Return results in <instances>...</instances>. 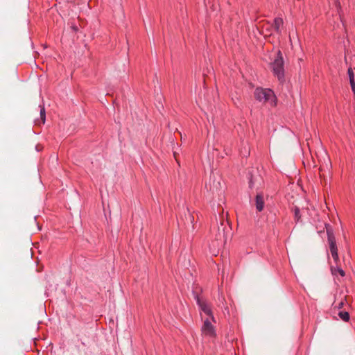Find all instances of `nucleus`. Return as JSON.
I'll list each match as a JSON object with an SVG mask.
<instances>
[{
	"instance_id": "20e7f679",
	"label": "nucleus",
	"mask_w": 355,
	"mask_h": 355,
	"mask_svg": "<svg viewBox=\"0 0 355 355\" xmlns=\"http://www.w3.org/2000/svg\"><path fill=\"white\" fill-rule=\"evenodd\" d=\"M195 299L196 300L197 304L200 306L201 311H203L204 313L209 316V318L212 320H214L210 305L208 303H207L205 300L200 298L198 295L195 296Z\"/></svg>"
},
{
	"instance_id": "4468645a",
	"label": "nucleus",
	"mask_w": 355,
	"mask_h": 355,
	"mask_svg": "<svg viewBox=\"0 0 355 355\" xmlns=\"http://www.w3.org/2000/svg\"><path fill=\"white\" fill-rule=\"evenodd\" d=\"M347 301V296H345L344 300H342L337 306L338 309H340L343 307L345 302Z\"/></svg>"
},
{
	"instance_id": "39448f33",
	"label": "nucleus",
	"mask_w": 355,
	"mask_h": 355,
	"mask_svg": "<svg viewBox=\"0 0 355 355\" xmlns=\"http://www.w3.org/2000/svg\"><path fill=\"white\" fill-rule=\"evenodd\" d=\"M202 331L206 336H213L214 335V329L209 318L205 320Z\"/></svg>"
},
{
	"instance_id": "9d476101",
	"label": "nucleus",
	"mask_w": 355,
	"mask_h": 355,
	"mask_svg": "<svg viewBox=\"0 0 355 355\" xmlns=\"http://www.w3.org/2000/svg\"><path fill=\"white\" fill-rule=\"evenodd\" d=\"M339 317L345 322H348L349 320V314L347 311H340L338 313Z\"/></svg>"
},
{
	"instance_id": "ddd939ff",
	"label": "nucleus",
	"mask_w": 355,
	"mask_h": 355,
	"mask_svg": "<svg viewBox=\"0 0 355 355\" xmlns=\"http://www.w3.org/2000/svg\"><path fill=\"white\" fill-rule=\"evenodd\" d=\"M347 73L349 75V80H354L353 69L351 67L348 69Z\"/></svg>"
},
{
	"instance_id": "7ed1b4c3",
	"label": "nucleus",
	"mask_w": 355,
	"mask_h": 355,
	"mask_svg": "<svg viewBox=\"0 0 355 355\" xmlns=\"http://www.w3.org/2000/svg\"><path fill=\"white\" fill-rule=\"evenodd\" d=\"M326 229L328 243L332 258L336 262H338L339 261V257L338 254V248L336 245V238L334 236L332 229L329 225H326Z\"/></svg>"
},
{
	"instance_id": "f03ea898",
	"label": "nucleus",
	"mask_w": 355,
	"mask_h": 355,
	"mask_svg": "<svg viewBox=\"0 0 355 355\" xmlns=\"http://www.w3.org/2000/svg\"><path fill=\"white\" fill-rule=\"evenodd\" d=\"M270 68L278 80L283 82L284 80V62L280 51H277L274 61L270 63Z\"/></svg>"
},
{
	"instance_id": "1a4fd4ad",
	"label": "nucleus",
	"mask_w": 355,
	"mask_h": 355,
	"mask_svg": "<svg viewBox=\"0 0 355 355\" xmlns=\"http://www.w3.org/2000/svg\"><path fill=\"white\" fill-rule=\"evenodd\" d=\"M331 272L334 275L339 274L340 276L344 277L345 275V271L340 268L331 267Z\"/></svg>"
},
{
	"instance_id": "f8f14e48",
	"label": "nucleus",
	"mask_w": 355,
	"mask_h": 355,
	"mask_svg": "<svg viewBox=\"0 0 355 355\" xmlns=\"http://www.w3.org/2000/svg\"><path fill=\"white\" fill-rule=\"evenodd\" d=\"M40 116H41L42 123H44V122H45V109L44 107H41Z\"/></svg>"
},
{
	"instance_id": "423d86ee",
	"label": "nucleus",
	"mask_w": 355,
	"mask_h": 355,
	"mask_svg": "<svg viewBox=\"0 0 355 355\" xmlns=\"http://www.w3.org/2000/svg\"><path fill=\"white\" fill-rule=\"evenodd\" d=\"M264 208V199L262 193H258L256 196V209L258 211H261Z\"/></svg>"
},
{
	"instance_id": "2eb2a0df",
	"label": "nucleus",
	"mask_w": 355,
	"mask_h": 355,
	"mask_svg": "<svg viewBox=\"0 0 355 355\" xmlns=\"http://www.w3.org/2000/svg\"><path fill=\"white\" fill-rule=\"evenodd\" d=\"M220 225H221V226H223V220H222V221L220 222Z\"/></svg>"
},
{
	"instance_id": "9b49d317",
	"label": "nucleus",
	"mask_w": 355,
	"mask_h": 355,
	"mask_svg": "<svg viewBox=\"0 0 355 355\" xmlns=\"http://www.w3.org/2000/svg\"><path fill=\"white\" fill-rule=\"evenodd\" d=\"M294 214H295V220L296 222H298L300 220L301 216H300V209L297 207L294 209Z\"/></svg>"
},
{
	"instance_id": "f257e3e1",
	"label": "nucleus",
	"mask_w": 355,
	"mask_h": 355,
	"mask_svg": "<svg viewBox=\"0 0 355 355\" xmlns=\"http://www.w3.org/2000/svg\"><path fill=\"white\" fill-rule=\"evenodd\" d=\"M254 96L256 100L262 103H269L272 106L277 104V98L273 91L270 89L257 87L254 90Z\"/></svg>"
},
{
	"instance_id": "6e6552de",
	"label": "nucleus",
	"mask_w": 355,
	"mask_h": 355,
	"mask_svg": "<svg viewBox=\"0 0 355 355\" xmlns=\"http://www.w3.org/2000/svg\"><path fill=\"white\" fill-rule=\"evenodd\" d=\"M284 21L282 18L277 17L274 19L273 26L277 33H281L280 28L283 26Z\"/></svg>"
},
{
	"instance_id": "0eeeda50",
	"label": "nucleus",
	"mask_w": 355,
	"mask_h": 355,
	"mask_svg": "<svg viewBox=\"0 0 355 355\" xmlns=\"http://www.w3.org/2000/svg\"><path fill=\"white\" fill-rule=\"evenodd\" d=\"M216 240L220 241L222 243H225L227 238L225 233V228L224 227H219L218 229V233L216 234Z\"/></svg>"
}]
</instances>
